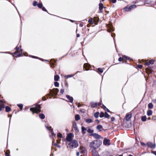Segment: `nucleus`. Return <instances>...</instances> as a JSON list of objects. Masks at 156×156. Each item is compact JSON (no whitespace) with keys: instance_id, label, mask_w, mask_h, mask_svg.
Wrapping results in <instances>:
<instances>
[{"instance_id":"obj_53","label":"nucleus","mask_w":156,"mask_h":156,"mask_svg":"<svg viewBox=\"0 0 156 156\" xmlns=\"http://www.w3.org/2000/svg\"><path fill=\"white\" fill-rule=\"evenodd\" d=\"M81 151L80 152L81 153H82V154H83L85 153V151L84 149H83V148H81Z\"/></svg>"},{"instance_id":"obj_5","label":"nucleus","mask_w":156,"mask_h":156,"mask_svg":"<svg viewBox=\"0 0 156 156\" xmlns=\"http://www.w3.org/2000/svg\"><path fill=\"white\" fill-rule=\"evenodd\" d=\"M35 105V107H34L35 108V113L38 114L41 111V105L37 103Z\"/></svg>"},{"instance_id":"obj_61","label":"nucleus","mask_w":156,"mask_h":156,"mask_svg":"<svg viewBox=\"0 0 156 156\" xmlns=\"http://www.w3.org/2000/svg\"><path fill=\"white\" fill-rule=\"evenodd\" d=\"M111 120L112 121H113L115 119V117H111Z\"/></svg>"},{"instance_id":"obj_59","label":"nucleus","mask_w":156,"mask_h":156,"mask_svg":"<svg viewBox=\"0 0 156 156\" xmlns=\"http://www.w3.org/2000/svg\"><path fill=\"white\" fill-rule=\"evenodd\" d=\"M151 153L156 156V151H151Z\"/></svg>"},{"instance_id":"obj_4","label":"nucleus","mask_w":156,"mask_h":156,"mask_svg":"<svg viewBox=\"0 0 156 156\" xmlns=\"http://www.w3.org/2000/svg\"><path fill=\"white\" fill-rule=\"evenodd\" d=\"M74 137V135L71 133H69L66 136V140L69 142H71L72 141L73 138Z\"/></svg>"},{"instance_id":"obj_62","label":"nucleus","mask_w":156,"mask_h":156,"mask_svg":"<svg viewBox=\"0 0 156 156\" xmlns=\"http://www.w3.org/2000/svg\"><path fill=\"white\" fill-rule=\"evenodd\" d=\"M65 86L67 88L68 87V84L67 82H65Z\"/></svg>"},{"instance_id":"obj_1","label":"nucleus","mask_w":156,"mask_h":156,"mask_svg":"<svg viewBox=\"0 0 156 156\" xmlns=\"http://www.w3.org/2000/svg\"><path fill=\"white\" fill-rule=\"evenodd\" d=\"M102 143V141L99 140H96L92 141L89 144L90 147L95 150L97 149Z\"/></svg>"},{"instance_id":"obj_23","label":"nucleus","mask_w":156,"mask_h":156,"mask_svg":"<svg viewBox=\"0 0 156 156\" xmlns=\"http://www.w3.org/2000/svg\"><path fill=\"white\" fill-rule=\"evenodd\" d=\"M147 117L146 115H144L141 117V120L142 122H144L146 121Z\"/></svg>"},{"instance_id":"obj_14","label":"nucleus","mask_w":156,"mask_h":156,"mask_svg":"<svg viewBox=\"0 0 156 156\" xmlns=\"http://www.w3.org/2000/svg\"><path fill=\"white\" fill-rule=\"evenodd\" d=\"M96 129L97 130H98L100 132L101 131V129L102 130H104V129L103 128L102 126L101 125H98L96 127Z\"/></svg>"},{"instance_id":"obj_47","label":"nucleus","mask_w":156,"mask_h":156,"mask_svg":"<svg viewBox=\"0 0 156 156\" xmlns=\"http://www.w3.org/2000/svg\"><path fill=\"white\" fill-rule=\"evenodd\" d=\"M132 149V148H128L126 149V150L127 151L129 152H132V151L131 150V149Z\"/></svg>"},{"instance_id":"obj_31","label":"nucleus","mask_w":156,"mask_h":156,"mask_svg":"<svg viewBox=\"0 0 156 156\" xmlns=\"http://www.w3.org/2000/svg\"><path fill=\"white\" fill-rule=\"evenodd\" d=\"M17 105L20 108V110L23 109V105L22 104H18Z\"/></svg>"},{"instance_id":"obj_11","label":"nucleus","mask_w":156,"mask_h":156,"mask_svg":"<svg viewBox=\"0 0 156 156\" xmlns=\"http://www.w3.org/2000/svg\"><path fill=\"white\" fill-rule=\"evenodd\" d=\"M73 128H74V130L76 132L78 133L79 132V130L78 129L77 127L76 124V123L75 122H73Z\"/></svg>"},{"instance_id":"obj_39","label":"nucleus","mask_w":156,"mask_h":156,"mask_svg":"<svg viewBox=\"0 0 156 156\" xmlns=\"http://www.w3.org/2000/svg\"><path fill=\"white\" fill-rule=\"evenodd\" d=\"M88 22L89 23L93 24L94 23L93 20L92 18H90L88 20Z\"/></svg>"},{"instance_id":"obj_63","label":"nucleus","mask_w":156,"mask_h":156,"mask_svg":"<svg viewBox=\"0 0 156 156\" xmlns=\"http://www.w3.org/2000/svg\"><path fill=\"white\" fill-rule=\"evenodd\" d=\"M15 50L17 51H18L19 50V48L17 46L15 48Z\"/></svg>"},{"instance_id":"obj_29","label":"nucleus","mask_w":156,"mask_h":156,"mask_svg":"<svg viewBox=\"0 0 156 156\" xmlns=\"http://www.w3.org/2000/svg\"><path fill=\"white\" fill-rule=\"evenodd\" d=\"M130 10H132L133 9L135 8H136V6L135 5H133L129 6Z\"/></svg>"},{"instance_id":"obj_30","label":"nucleus","mask_w":156,"mask_h":156,"mask_svg":"<svg viewBox=\"0 0 156 156\" xmlns=\"http://www.w3.org/2000/svg\"><path fill=\"white\" fill-rule=\"evenodd\" d=\"M110 116V115L106 112H105L104 117L106 118H108Z\"/></svg>"},{"instance_id":"obj_12","label":"nucleus","mask_w":156,"mask_h":156,"mask_svg":"<svg viewBox=\"0 0 156 156\" xmlns=\"http://www.w3.org/2000/svg\"><path fill=\"white\" fill-rule=\"evenodd\" d=\"M94 24L97 25L99 21V19L98 17H95L93 18Z\"/></svg>"},{"instance_id":"obj_16","label":"nucleus","mask_w":156,"mask_h":156,"mask_svg":"<svg viewBox=\"0 0 156 156\" xmlns=\"http://www.w3.org/2000/svg\"><path fill=\"white\" fill-rule=\"evenodd\" d=\"M83 66L86 69V70H88V69L90 67V65L89 64H88L87 63H85L84 64Z\"/></svg>"},{"instance_id":"obj_50","label":"nucleus","mask_w":156,"mask_h":156,"mask_svg":"<svg viewBox=\"0 0 156 156\" xmlns=\"http://www.w3.org/2000/svg\"><path fill=\"white\" fill-rule=\"evenodd\" d=\"M123 60V57H120L118 59V60L120 62H121Z\"/></svg>"},{"instance_id":"obj_51","label":"nucleus","mask_w":156,"mask_h":156,"mask_svg":"<svg viewBox=\"0 0 156 156\" xmlns=\"http://www.w3.org/2000/svg\"><path fill=\"white\" fill-rule=\"evenodd\" d=\"M60 93L61 94H63L64 92V90L63 89H61L60 90Z\"/></svg>"},{"instance_id":"obj_3","label":"nucleus","mask_w":156,"mask_h":156,"mask_svg":"<svg viewBox=\"0 0 156 156\" xmlns=\"http://www.w3.org/2000/svg\"><path fill=\"white\" fill-rule=\"evenodd\" d=\"M70 147L71 148H76L78 146L79 144L78 141L76 140H73L70 142L69 144Z\"/></svg>"},{"instance_id":"obj_37","label":"nucleus","mask_w":156,"mask_h":156,"mask_svg":"<svg viewBox=\"0 0 156 156\" xmlns=\"http://www.w3.org/2000/svg\"><path fill=\"white\" fill-rule=\"evenodd\" d=\"M124 10L126 11V12H128L129 11V10H130V9L129 7H128L127 6L126 7H125L124 8Z\"/></svg>"},{"instance_id":"obj_36","label":"nucleus","mask_w":156,"mask_h":156,"mask_svg":"<svg viewBox=\"0 0 156 156\" xmlns=\"http://www.w3.org/2000/svg\"><path fill=\"white\" fill-rule=\"evenodd\" d=\"M37 6L40 9L42 7V6H43L42 4L41 3L37 4Z\"/></svg>"},{"instance_id":"obj_33","label":"nucleus","mask_w":156,"mask_h":156,"mask_svg":"<svg viewBox=\"0 0 156 156\" xmlns=\"http://www.w3.org/2000/svg\"><path fill=\"white\" fill-rule=\"evenodd\" d=\"M10 151L9 150H8L7 152L5 153V156H9V154Z\"/></svg>"},{"instance_id":"obj_52","label":"nucleus","mask_w":156,"mask_h":156,"mask_svg":"<svg viewBox=\"0 0 156 156\" xmlns=\"http://www.w3.org/2000/svg\"><path fill=\"white\" fill-rule=\"evenodd\" d=\"M143 67V66L141 65L138 64L137 65V67L139 69H141Z\"/></svg>"},{"instance_id":"obj_26","label":"nucleus","mask_w":156,"mask_h":156,"mask_svg":"<svg viewBox=\"0 0 156 156\" xmlns=\"http://www.w3.org/2000/svg\"><path fill=\"white\" fill-rule=\"evenodd\" d=\"M148 107L150 109L152 108L153 107V104L151 102L148 105Z\"/></svg>"},{"instance_id":"obj_35","label":"nucleus","mask_w":156,"mask_h":156,"mask_svg":"<svg viewBox=\"0 0 156 156\" xmlns=\"http://www.w3.org/2000/svg\"><path fill=\"white\" fill-rule=\"evenodd\" d=\"M87 131L88 133H92L94 132V130L91 129L90 128H88L87 130Z\"/></svg>"},{"instance_id":"obj_42","label":"nucleus","mask_w":156,"mask_h":156,"mask_svg":"<svg viewBox=\"0 0 156 156\" xmlns=\"http://www.w3.org/2000/svg\"><path fill=\"white\" fill-rule=\"evenodd\" d=\"M41 9H42L43 11L46 12H47L49 14H49V13H48L47 10H46V9H45V8L44 7H43V6L42 7Z\"/></svg>"},{"instance_id":"obj_32","label":"nucleus","mask_w":156,"mask_h":156,"mask_svg":"<svg viewBox=\"0 0 156 156\" xmlns=\"http://www.w3.org/2000/svg\"><path fill=\"white\" fill-rule=\"evenodd\" d=\"M104 115L105 113H104L103 112H100L99 115V116L100 118H101L104 117Z\"/></svg>"},{"instance_id":"obj_44","label":"nucleus","mask_w":156,"mask_h":156,"mask_svg":"<svg viewBox=\"0 0 156 156\" xmlns=\"http://www.w3.org/2000/svg\"><path fill=\"white\" fill-rule=\"evenodd\" d=\"M37 5V2L36 1H34L33 2V5L34 6H36Z\"/></svg>"},{"instance_id":"obj_43","label":"nucleus","mask_w":156,"mask_h":156,"mask_svg":"<svg viewBox=\"0 0 156 156\" xmlns=\"http://www.w3.org/2000/svg\"><path fill=\"white\" fill-rule=\"evenodd\" d=\"M30 110L33 112V114L35 113V108L34 107H32L30 108Z\"/></svg>"},{"instance_id":"obj_10","label":"nucleus","mask_w":156,"mask_h":156,"mask_svg":"<svg viewBox=\"0 0 156 156\" xmlns=\"http://www.w3.org/2000/svg\"><path fill=\"white\" fill-rule=\"evenodd\" d=\"M51 63H50L49 64H50L51 67L52 68L55 67V65L56 63V61L54 58L51 59L50 60Z\"/></svg>"},{"instance_id":"obj_64","label":"nucleus","mask_w":156,"mask_h":156,"mask_svg":"<svg viewBox=\"0 0 156 156\" xmlns=\"http://www.w3.org/2000/svg\"><path fill=\"white\" fill-rule=\"evenodd\" d=\"M153 103L156 104V99H153L152 100Z\"/></svg>"},{"instance_id":"obj_24","label":"nucleus","mask_w":156,"mask_h":156,"mask_svg":"<svg viewBox=\"0 0 156 156\" xmlns=\"http://www.w3.org/2000/svg\"><path fill=\"white\" fill-rule=\"evenodd\" d=\"M85 122H86L88 123H92L93 122L92 120L90 119H86L85 120Z\"/></svg>"},{"instance_id":"obj_45","label":"nucleus","mask_w":156,"mask_h":156,"mask_svg":"<svg viewBox=\"0 0 156 156\" xmlns=\"http://www.w3.org/2000/svg\"><path fill=\"white\" fill-rule=\"evenodd\" d=\"M57 136L58 137L61 138L62 137V134L60 133H59L57 134Z\"/></svg>"},{"instance_id":"obj_6","label":"nucleus","mask_w":156,"mask_h":156,"mask_svg":"<svg viewBox=\"0 0 156 156\" xmlns=\"http://www.w3.org/2000/svg\"><path fill=\"white\" fill-rule=\"evenodd\" d=\"M89 135L93 136L94 138L97 140H98L101 137V135L95 133H90Z\"/></svg>"},{"instance_id":"obj_55","label":"nucleus","mask_w":156,"mask_h":156,"mask_svg":"<svg viewBox=\"0 0 156 156\" xmlns=\"http://www.w3.org/2000/svg\"><path fill=\"white\" fill-rule=\"evenodd\" d=\"M54 145L56 147H58V148H60L61 147V146L59 145H58V144H57L56 143H55L54 144Z\"/></svg>"},{"instance_id":"obj_13","label":"nucleus","mask_w":156,"mask_h":156,"mask_svg":"<svg viewBox=\"0 0 156 156\" xmlns=\"http://www.w3.org/2000/svg\"><path fill=\"white\" fill-rule=\"evenodd\" d=\"M90 104L91 105V106L92 108H94L96 107L97 105H98V102H91L90 103Z\"/></svg>"},{"instance_id":"obj_9","label":"nucleus","mask_w":156,"mask_h":156,"mask_svg":"<svg viewBox=\"0 0 156 156\" xmlns=\"http://www.w3.org/2000/svg\"><path fill=\"white\" fill-rule=\"evenodd\" d=\"M103 144L105 145H108L109 146L110 145V140L109 139H108L106 138H105L103 141Z\"/></svg>"},{"instance_id":"obj_7","label":"nucleus","mask_w":156,"mask_h":156,"mask_svg":"<svg viewBox=\"0 0 156 156\" xmlns=\"http://www.w3.org/2000/svg\"><path fill=\"white\" fill-rule=\"evenodd\" d=\"M147 145L148 147L152 148L154 149L155 148L156 145L155 144H153L152 142H148L147 143Z\"/></svg>"},{"instance_id":"obj_28","label":"nucleus","mask_w":156,"mask_h":156,"mask_svg":"<svg viewBox=\"0 0 156 156\" xmlns=\"http://www.w3.org/2000/svg\"><path fill=\"white\" fill-rule=\"evenodd\" d=\"M104 8L103 4L102 3H99V9H103Z\"/></svg>"},{"instance_id":"obj_21","label":"nucleus","mask_w":156,"mask_h":156,"mask_svg":"<svg viewBox=\"0 0 156 156\" xmlns=\"http://www.w3.org/2000/svg\"><path fill=\"white\" fill-rule=\"evenodd\" d=\"M80 118L79 115L76 114L75 115V120L78 121L80 119Z\"/></svg>"},{"instance_id":"obj_49","label":"nucleus","mask_w":156,"mask_h":156,"mask_svg":"<svg viewBox=\"0 0 156 156\" xmlns=\"http://www.w3.org/2000/svg\"><path fill=\"white\" fill-rule=\"evenodd\" d=\"M29 57H30L31 58H37V59H38L39 58V57H37V56H33V55H29Z\"/></svg>"},{"instance_id":"obj_8","label":"nucleus","mask_w":156,"mask_h":156,"mask_svg":"<svg viewBox=\"0 0 156 156\" xmlns=\"http://www.w3.org/2000/svg\"><path fill=\"white\" fill-rule=\"evenodd\" d=\"M66 97L69 100V101L66 100L64 99H63V100L66 101L67 102H69L70 103H72L73 101V98L72 97L70 96L69 95H66Z\"/></svg>"},{"instance_id":"obj_57","label":"nucleus","mask_w":156,"mask_h":156,"mask_svg":"<svg viewBox=\"0 0 156 156\" xmlns=\"http://www.w3.org/2000/svg\"><path fill=\"white\" fill-rule=\"evenodd\" d=\"M110 1L113 3H115L116 2V0H110Z\"/></svg>"},{"instance_id":"obj_38","label":"nucleus","mask_w":156,"mask_h":156,"mask_svg":"<svg viewBox=\"0 0 156 156\" xmlns=\"http://www.w3.org/2000/svg\"><path fill=\"white\" fill-rule=\"evenodd\" d=\"M54 85L55 87H58L59 86V83L58 82L55 81L54 82Z\"/></svg>"},{"instance_id":"obj_58","label":"nucleus","mask_w":156,"mask_h":156,"mask_svg":"<svg viewBox=\"0 0 156 156\" xmlns=\"http://www.w3.org/2000/svg\"><path fill=\"white\" fill-rule=\"evenodd\" d=\"M0 106L1 107L2 109V108H5V105L4 104L0 105Z\"/></svg>"},{"instance_id":"obj_22","label":"nucleus","mask_w":156,"mask_h":156,"mask_svg":"<svg viewBox=\"0 0 156 156\" xmlns=\"http://www.w3.org/2000/svg\"><path fill=\"white\" fill-rule=\"evenodd\" d=\"M59 78H60V77H59V75H55L54 76V80L55 81H57L59 79Z\"/></svg>"},{"instance_id":"obj_15","label":"nucleus","mask_w":156,"mask_h":156,"mask_svg":"<svg viewBox=\"0 0 156 156\" xmlns=\"http://www.w3.org/2000/svg\"><path fill=\"white\" fill-rule=\"evenodd\" d=\"M132 117L131 114H127L126 116V119L127 121L129 120V119Z\"/></svg>"},{"instance_id":"obj_56","label":"nucleus","mask_w":156,"mask_h":156,"mask_svg":"<svg viewBox=\"0 0 156 156\" xmlns=\"http://www.w3.org/2000/svg\"><path fill=\"white\" fill-rule=\"evenodd\" d=\"M51 134L52 136H55L56 135V134L54 133V132L52 130L51 131Z\"/></svg>"},{"instance_id":"obj_19","label":"nucleus","mask_w":156,"mask_h":156,"mask_svg":"<svg viewBox=\"0 0 156 156\" xmlns=\"http://www.w3.org/2000/svg\"><path fill=\"white\" fill-rule=\"evenodd\" d=\"M87 130V128H85L83 126H82L81 127V132L83 134H84L85 133V132L84 131Z\"/></svg>"},{"instance_id":"obj_18","label":"nucleus","mask_w":156,"mask_h":156,"mask_svg":"<svg viewBox=\"0 0 156 156\" xmlns=\"http://www.w3.org/2000/svg\"><path fill=\"white\" fill-rule=\"evenodd\" d=\"M5 111L7 112H9L11 111V108L8 106H5Z\"/></svg>"},{"instance_id":"obj_25","label":"nucleus","mask_w":156,"mask_h":156,"mask_svg":"<svg viewBox=\"0 0 156 156\" xmlns=\"http://www.w3.org/2000/svg\"><path fill=\"white\" fill-rule=\"evenodd\" d=\"M103 108L104 110L106 111L107 112H110V110L107 108L104 105H103Z\"/></svg>"},{"instance_id":"obj_40","label":"nucleus","mask_w":156,"mask_h":156,"mask_svg":"<svg viewBox=\"0 0 156 156\" xmlns=\"http://www.w3.org/2000/svg\"><path fill=\"white\" fill-rule=\"evenodd\" d=\"M97 70H98V71L101 73L103 72V69L100 68H98L97 69Z\"/></svg>"},{"instance_id":"obj_54","label":"nucleus","mask_w":156,"mask_h":156,"mask_svg":"<svg viewBox=\"0 0 156 156\" xmlns=\"http://www.w3.org/2000/svg\"><path fill=\"white\" fill-rule=\"evenodd\" d=\"M152 120H153L154 121L156 120V115L154 116H152Z\"/></svg>"},{"instance_id":"obj_48","label":"nucleus","mask_w":156,"mask_h":156,"mask_svg":"<svg viewBox=\"0 0 156 156\" xmlns=\"http://www.w3.org/2000/svg\"><path fill=\"white\" fill-rule=\"evenodd\" d=\"M22 56V54H20L17 53V55L16 56V57H20Z\"/></svg>"},{"instance_id":"obj_60","label":"nucleus","mask_w":156,"mask_h":156,"mask_svg":"<svg viewBox=\"0 0 156 156\" xmlns=\"http://www.w3.org/2000/svg\"><path fill=\"white\" fill-rule=\"evenodd\" d=\"M42 100L44 101H46L47 100V98L45 96H43L42 98Z\"/></svg>"},{"instance_id":"obj_41","label":"nucleus","mask_w":156,"mask_h":156,"mask_svg":"<svg viewBox=\"0 0 156 156\" xmlns=\"http://www.w3.org/2000/svg\"><path fill=\"white\" fill-rule=\"evenodd\" d=\"M155 61L154 60H151L149 61V63L151 64L152 65L154 64Z\"/></svg>"},{"instance_id":"obj_17","label":"nucleus","mask_w":156,"mask_h":156,"mask_svg":"<svg viewBox=\"0 0 156 156\" xmlns=\"http://www.w3.org/2000/svg\"><path fill=\"white\" fill-rule=\"evenodd\" d=\"M39 116L40 118L42 119H44L45 118L44 115L42 113H40L39 115Z\"/></svg>"},{"instance_id":"obj_27","label":"nucleus","mask_w":156,"mask_h":156,"mask_svg":"<svg viewBox=\"0 0 156 156\" xmlns=\"http://www.w3.org/2000/svg\"><path fill=\"white\" fill-rule=\"evenodd\" d=\"M99 113L98 112H96L94 113V116L95 118H98L99 117Z\"/></svg>"},{"instance_id":"obj_20","label":"nucleus","mask_w":156,"mask_h":156,"mask_svg":"<svg viewBox=\"0 0 156 156\" xmlns=\"http://www.w3.org/2000/svg\"><path fill=\"white\" fill-rule=\"evenodd\" d=\"M152 111L151 110H149L147 112V115L148 116L152 115Z\"/></svg>"},{"instance_id":"obj_46","label":"nucleus","mask_w":156,"mask_h":156,"mask_svg":"<svg viewBox=\"0 0 156 156\" xmlns=\"http://www.w3.org/2000/svg\"><path fill=\"white\" fill-rule=\"evenodd\" d=\"M145 2L147 4H150L152 2L151 0H145Z\"/></svg>"},{"instance_id":"obj_34","label":"nucleus","mask_w":156,"mask_h":156,"mask_svg":"<svg viewBox=\"0 0 156 156\" xmlns=\"http://www.w3.org/2000/svg\"><path fill=\"white\" fill-rule=\"evenodd\" d=\"M74 75H75V74H73H73L68 75H67L65 76V77H67V78H70V77H73Z\"/></svg>"},{"instance_id":"obj_2","label":"nucleus","mask_w":156,"mask_h":156,"mask_svg":"<svg viewBox=\"0 0 156 156\" xmlns=\"http://www.w3.org/2000/svg\"><path fill=\"white\" fill-rule=\"evenodd\" d=\"M59 92V90L57 88H54L52 90H50V93L47 94V96H50L51 95L52 96L54 95H56Z\"/></svg>"}]
</instances>
